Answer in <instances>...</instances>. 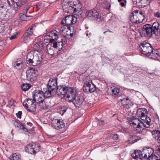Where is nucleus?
Instances as JSON below:
<instances>
[{
    "label": "nucleus",
    "instance_id": "ddd939ff",
    "mask_svg": "<svg viewBox=\"0 0 160 160\" xmlns=\"http://www.w3.org/2000/svg\"><path fill=\"white\" fill-rule=\"evenodd\" d=\"M69 87L64 85L58 86L56 89L57 95L62 98L64 97L67 94V89H68Z\"/></svg>",
    "mask_w": 160,
    "mask_h": 160
},
{
    "label": "nucleus",
    "instance_id": "de8ad7c7",
    "mask_svg": "<svg viewBox=\"0 0 160 160\" xmlns=\"http://www.w3.org/2000/svg\"><path fill=\"white\" fill-rule=\"evenodd\" d=\"M50 44H51L52 46L53 47V48L54 49H57V48L58 46V43L56 42H54L53 43H50Z\"/></svg>",
    "mask_w": 160,
    "mask_h": 160
},
{
    "label": "nucleus",
    "instance_id": "2eb2a0df",
    "mask_svg": "<svg viewBox=\"0 0 160 160\" xmlns=\"http://www.w3.org/2000/svg\"><path fill=\"white\" fill-rule=\"evenodd\" d=\"M68 90L67 98L69 102H71L77 96L76 90L73 88L69 87Z\"/></svg>",
    "mask_w": 160,
    "mask_h": 160
},
{
    "label": "nucleus",
    "instance_id": "bb28decb",
    "mask_svg": "<svg viewBox=\"0 0 160 160\" xmlns=\"http://www.w3.org/2000/svg\"><path fill=\"white\" fill-rule=\"evenodd\" d=\"M120 88H114L112 90V94L113 96L117 97L119 95Z\"/></svg>",
    "mask_w": 160,
    "mask_h": 160
},
{
    "label": "nucleus",
    "instance_id": "79ce46f5",
    "mask_svg": "<svg viewBox=\"0 0 160 160\" xmlns=\"http://www.w3.org/2000/svg\"><path fill=\"white\" fill-rule=\"evenodd\" d=\"M27 100L28 106H30L35 102V100L32 99H27Z\"/></svg>",
    "mask_w": 160,
    "mask_h": 160
},
{
    "label": "nucleus",
    "instance_id": "5fc2aeb1",
    "mask_svg": "<svg viewBox=\"0 0 160 160\" xmlns=\"http://www.w3.org/2000/svg\"><path fill=\"white\" fill-rule=\"evenodd\" d=\"M152 53L151 54L150 56H152L151 58H153L154 56H156V54H157V52H158L155 50L153 51V50H152Z\"/></svg>",
    "mask_w": 160,
    "mask_h": 160
},
{
    "label": "nucleus",
    "instance_id": "e433bc0d",
    "mask_svg": "<svg viewBox=\"0 0 160 160\" xmlns=\"http://www.w3.org/2000/svg\"><path fill=\"white\" fill-rule=\"evenodd\" d=\"M14 67L17 69H21L23 67V64H20V63H14Z\"/></svg>",
    "mask_w": 160,
    "mask_h": 160
},
{
    "label": "nucleus",
    "instance_id": "864d4df0",
    "mask_svg": "<svg viewBox=\"0 0 160 160\" xmlns=\"http://www.w3.org/2000/svg\"><path fill=\"white\" fill-rule=\"evenodd\" d=\"M22 115V112L21 111H19L18 112L16 113V115L17 117L20 119H21V116Z\"/></svg>",
    "mask_w": 160,
    "mask_h": 160
},
{
    "label": "nucleus",
    "instance_id": "5701e85b",
    "mask_svg": "<svg viewBox=\"0 0 160 160\" xmlns=\"http://www.w3.org/2000/svg\"><path fill=\"white\" fill-rule=\"evenodd\" d=\"M32 56V53H28L26 58L27 62V64L33 66V61Z\"/></svg>",
    "mask_w": 160,
    "mask_h": 160
},
{
    "label": "nucleus",
    "instance_id": "aec40b11",
    "mask_svg": "<svg viewBox=\"0 0 160 160\" xmlns=\"http://www.w3.org/2000/svg\"><path fill=\"white\" fill-rule=\"evenodd\" d=\"M77 1L78 0H66V4L62 6L64 11L72 6L74 3H75V2Z\"/></svg>",
    "mask_w": 160,
    "mask_h": 160
},
{
    "label": "nucleus",
    "instance_id": "6e6d98bb",
    "mask_svg": "<svg viewBox=\"0 0 160 160\" xmlns=\"http://www.w3.org/2000/svg\"><path fill=\"white\" fill-rule=\"evenodd\" d=\"M99 125L101 126H103L105 124L104 121L103 120H101V121H99Z\"/></svg>",
    "mask_w": 160,
    "mask_h": 160
},
{
    "label": "nucleus",
    "instance_id": "f704fd0d",
    "mask_svg": "<svg viewBox=\"0 0 160 160\" xmlns=\"http://www.w3.org/2000/svg\"><path fill=\"white\" fill-rule=\"evenodd\" d=\"M40 47V45L37 43L36 40L34 42V45H33V48L36 51H38Z\"/></svg>",
    "mask_w": 160,
    "mask_h": 160
},
{
    "label": "nucleus",
    "instance_id": "49530a36",
    "mask_svg": "<svg viewBox=\"0 0 160 160\" xmlns=\"http://www.w3.org/2000/svg\"><path fill=\"white\" fill-rule=\"evenodd\" d=\"M142 108H139L137 111V115L139 118H140L141 115V112H142V110H142Z\"/></svg>",
    "mask_w": 160,
    "mask_h": 160
},
{
    "label": "nucleus",
    "instance_id": "13d9d810",
    "mask_svg": "<svg viewBox=\"0 0 160 160\" xmlns=\"http://www.w3.org/2000/svg\"><path fill=\"white\" fill-rule=\"evenodd\" d=\"M14 63H20V64H23V62L22 61V60L20 59H18L17 60V61H16V62H15Z\"/></svg>",
    "mask_w": 160,
    "mask_h": 160
},
{
    "label": "nucleus",
    "instance_id": "393cba45",
    "mask_svg": "<svg viewBox=\"0 0 160 160\" xmlns=\"http://www.w3.org/2000/svg\"><path fill=\"white\" fill-rule=\"evenodd\" d=\"M141 139V138L140 137L133 135L130 136L129 140V142H131L132 143H134Z\"/></svg>",
    "mask_w": 160,
    "mask_h": 160
},
{
    "label": "nucleus",
    "instance_id": "39448f33",
    "mask_svg": "<svg viewBox=\"0 0 160 160\" xmlns=\"http://www.w3.org/2000/svg\"><path fill=\"white\" fill-rule=\"evenodd\" d=\"M86 15L89 19L100 21L102 19L101 14L96 10L92 9L86 12Z\"/></svg>",
    "mask_w": 160,
    "mask_h": 160
},
{
    "label": "nucleus",
    "instance_id": "423d86ee",
    "mask_svg": "<svg viewBox=\"0 0 160 160\" xmlns=\"http://www.w3.org/2000/svg\"><path fill=\"white\" fill-rule=\"evenodd\" d=\"M71 102H72L76 108H79L86 104L84 97L81 94H77Z\"/></svg>",
    "mask_w": 160,
    "mask_h": 160
},
{
    "label": "nucleus",
    "instance_id": "0e129e2a",
    "mask_svg": "<svg viewBox=\"0 0 160 160\" xmlns=\"http://www.w3.org/2000/svg\"><path fill=\"white\" fill-rule=\"evenodd\" d=\"M151 122V119H150V120L148 121V120H147V121H146V123L147 124V125H148V127H146L147 128H148L149 127V125L150 124V122Z\"/></svg>",
    "mask_w": 160,
    "mask_h": 160
},
{
    "label": "nucleus",
    "instance_id": "603ef678",
    "mask_svg": "<svg viewBox=\"0 0 160 160\" xmlns=\"http://www.w3.org/2000/svg\"><path fill=\"white\" fill-rule=\"evenodd\" d=\"M23 105L24 106L25 108H26L27 110H28V105L27 99L23 102Z\"/></svg>",
    "mask_w": 160,
    "mask_h": 160
},
{
    "label": "nucleus",
    "instance_id": "2f4dec72",
    "mask_svg": "<svg viewBox=\"0 0 160 160\" xmlns=\"http://www.w3.org/2000/svg\"><path fill=\"white\" fill-rule=\"evenodd\" d=\"M31 17L32 16H30L28 14H22L21 15L20 17L21 19L23 21H27L29 20V18L28 17Z\"/></svg>",
    "mask_w": 160,
    "mask_h": 160
},
{
    "label": "nucleus",
    "instance_id": "9b49d317",
    "mask_svg": "<svg viewBox=\"0 0 160 160\" xmlns=\"http://www.w3.org/2000/svg\"><path fill=\"white\" fill-rule=\"evenodd\" d=\"M37 25V23L33 24L26 31L22 36L24 41H27L29 39L30 37L33 34V31Z\"/></svg>",
    "mask_w": 160,
    "mask_h": 160
},
{
    "label": "nucleus",
    "instance_id": "0eeeda50",
    "mask_svg": "<svg viewBox=\"0 0 160 160\" xmlns=\"http://www.w3.org/2000/svg\"><path fill=\"white\" fill-rule=\"evenodd\" d=\"M147 150L145 151L144 149L142 151L138 150H135L134 152L131 154L132 157L137 160L138 159H144L146 160H148V157H147V153H145Z\"/></svg>",
    "mask_w": 160,
    "mask_h": 160
},
{
    "label": "nucleus",
    "instance_id": "8fccbe9b",
    "mask_svg": "<svg viewBox=\"0 0 160 160\" xmlns=\"http://www.w3.org/2000/svg\"><path fill=\"white\" fill-rule=\"evenodd\" d=\"M160 132V131L159 130H153L152 132V134L154 135L155 138V136H157L159 133V132Z\"/></svg>",
    "mask_w": 160,
    "mask_h": 160
},
{
    "label": "nucleus",
    "instance_id": "052dcab7",
    "mask_svg": "<svg viewBox=\"0 0 160 160\" xmlns=\"http://www.w3.org/2000/svg\"><path fill=\"white\" fill-rule=\"evenodd\" d=\"M157 54H156V56H154L153 58L155 59L156 58H160V56L159 55V50H158V51L157 52Z\"/></svg>",
    "mask_w": 160,
    "mask_h": 160
},
{
    "label": "nucleus",
    "instance_id": "9d476101",
    "mask_svg": "<svg viewBox=\"0 0 160 160\" xmlns=\"http://www.w3.org/2000/svg\"><path fill=\"white\" fill-rule=\"evenodd\" d=\"M8 2L11 7L18 8L22 5L26 3L27 0H7Z\"/></svg>",
    "mask_w": 160,
    "mask_h": 160
},
{
    "label": "nucleus",
    "instance_id": "4be33fe9",
    "mask_svg": "<svg viewBox=\"0 0 160 160\" xmlns=\"http://www.w3.org/2000/svg\"><path fill=\"white\" fill-rule=\"evenodd\" d=\"M57 31L54 30L52 31H51L47 33V35H45L44 36V40L47 39V37H49V38H53L54 37L58 38V35L57 34Z\"/></svg>",
    "mask_w": 160,
    "mask_h": 160
},
{
    "label": "nucleus",
    "instance_id": "69168bd1",
    "mask_svg": "<svg viewBox=\"0 0 160 160\" xmlns=\"http://www.w3.org/2000/svg\"><path fill=\"white\" fill-rule=\"evenodd\" d=\"M137 124L136 128H140L141 129L140 130H141L142 129V127L141 126V125L140 124L139 122H138V123Z\"/></svg>",
    "mask_w": 160,
    "mask_h": 160
},
{
    "label": "nucleus",
    "instance_id": "f8f14e48",
    "mask_svg": "<svg viewBox=\"0 0 160 160\" xmlns=\"http://www.w3.org/2000/svg\"><path fill=\"white\" fill-rule=\"evenodd\" d=\"M81 7L79 4L78 0L75 3H74L72 6L69 7L64 11L67 13H72L77 12H78L80 11Z\"/></svg>",
    "mask_w": 160,
    "mask_h": 160
},
{
    "label": "nucleus",
    "instance_id": "f257e3e1",
    "mask_svg": "<svg viewBox=\"0 0 160 160\" xmlns=\"http://www.w3.org/2000/svg\"><path fill=\"white\" fill-rule=\"evenodd\" d=\"M141 37H152L156 39H160V24L158 22L152 25L146 24L143 26L142 31L140 32Z\"/></svg>",
    "mask_w": 160,
    "mask_h": 160
},
{
    "label": "nucleus",
    "instance_id": "ea45409f",
    "mask_svg": "<svg viewBox=\"0 0 160 160\" xmlns=\"http://www.w3.org/2000/svg\"><path fill=\"white\" fill-rule=\"evenodd\" d=\"M68 42V38L66 36H63L62 39V41L61 42L63 43V45H65L67 44Z\"/></svg>",
    "mask_w": 160,
    "mask_h": 160
},
{
    "label": "nucleus",
    "instance_id": "680f3d73",
    "mask_svg": "<svg viewBox=\"0 0 160 160\" xmlns=\"http://www.w3.org/2000/svg\"><path fill=\"white\" fill-rule=\"evenodd\" d=\"M20 129L23 130V131H25V132H27L28 131V129L27 128H26L23 125V126Z\"/></svg>",
    "mask_w": 160,
    "mask_h": 160
},
{
    "label": "nucleus",
    "instance_id": "412c9836",
    "mask_svg": "<svg viewBox=\"0 0 160 160\" xmlns=\"http://www.w3.org/2000/svg\"><path fill=\"white\" fill-rule=\"evenodd\" d=\"M39 104L40 108L42 109H47L50 108V106L47 103V99L43 100V102H40Z\"/></svg>",
    "mask_w": 160,
    "mask_h": 160
},
{
    "label": "nucleus",
    "instance_id": "1a4fd4ad",
    "mask_svg": "<svg viewBox=\"0 0 160 160\" xmlns=\"http://www.w3.org/2000/svg\"><path fill=\"white\" fill-rule=\"evenodd\" d=\"M37 70L32 68H30L29 69L26 71V74L27 79L31 82H33L36 80L37 75Z\"/></svg>",
    "mask_w": 160,
    "mask_h": 160
},
{
    "label": "nucleus",
    "instance_id": "c85d7f7f",
    "mask_svg": "<svg viewBox=\"0 0 160 160\" xmlns=\"http://www.w3.org/2000/svg\"><path fill=\"white\" fill-rule=\"evenodd\" d=\"M140 121L138 119H135L132 120L130 122V125L131 126L133 127L134 128H136L137 124Z\"/></svg>",
    "mask_w": 160,
    "mask_h": 160
},
{
    "label": "nucleus",
    "instance_id": "a878e982",
    "mask_svg": "<svg viewBox=\"0 0 160 160\" xmlns=\"http://www.w3.org/2000/svg\"><path fill=\"white\" fill-rule=\"evenodd\" d=\"M136 3H138L139 6H145L148 3H149L151 0H136Z\"/></svg>",
    "mask_w": 160,
    "mask_h": 160
},
{
    "label": "nucleus",
    "instance_id": "4d7b16f0",
    "mask_svg": "<svg viewBox=\"0 0 160 160\" xmlns=\"http://www.w3.org/2000/svg\"><path fill=\"white\" fill-rule=\"evenodd\" d=\"M95 89L96 90L95 92H96V93H97L98 94H100L101 93V91L99 88L96 87Z\"/></svg>",
    "mask_w": 160,
    "mask_h": 160
},
{
    "label": "nucleus",
    "instance_id": "3c124183",
    "mask_svg": "<svg viewBox=\"0 0 160 160\" xmlns=\"http://www.w3.org/2000/svg\"><path fill=\"white\" fill-rule=\"evenodd\" d=\"M58 38L56 37H54V38H50V39L49 40L50 42L49 43H53L54 42L55 40H57Z\"/></svg>",
    "mask_w": 160,
    "mask_h": 160
},
{
    "label": "nucleus",
    "instance_id": "f3484780",
    "mask_svg": "<svg viewBox=\"0 0 160 160\" xmlns=\"http://www.w3.org/2000/svg\"><path fill=\"white\" fill-rule=\"evenodd\" d=\"M32 57H33L34 62L33 66H35L39 65L42 60V56L40 54H36L35 55L32 54Z\"/></svg>",
    "mask_w": 160,
    "mask_h": 160
},
{
    "label": "nucleus",
    "instance_id": "72a5a7b5",
    "mask_svg": "<svg viewBox=\"0 0 160 160\" xmlns=\"http://www.w3.org/2000/svg\"><path fill=\"white\" fill-rule=\"evenodd\" d=\"M58 46L57 49H58V51H57L58 53H59L61 52V51L62 50V48L63 47V43L59 42L58 43Z\"/></svg>",
    "mask_w": 160,
    "mask_h": 160
},
{
    "label": "nucleus",
    "instance_id": "b1692460",
    "mask_svg": "<svg viewBox=\"0 0 160 160\" xmlns=\"http://www.w3.org/2000/svg\"><path fill=\"white\" fill-rule=\"evenodd\" d=\"M90 83H92V81L91 82L86 81L83 86V89L84 92L88 93L89 92Z\"/></svg>",
    "mask_w": 160,
    "mask_h": 160
},
{
    "label": "nucleus",
    "instance_id": "dca6fc26",
    "mask_svg": "<svg viewBox=\"0 0 160 160\" xmlns=\"http://www.w3.org/2000/svg\"><path fill=\"white\" fill-rule=\"evenodd\" d=\"M74 19L73 17L71 15H69L65 17V19H62L61 21V24L65 26H67L71 25L73 24Z\"/></svg>",
    "mask_w": 160,
    "mask_h": 160
},
{
    "label": "nucleus",
    "instance_id": "338daca9",
    "mask_svg": "<svg viewBox=\"0 0 160 160\" xmlns=\"http://www.w3.org/2000/svg\"><path fill=\"white\" fill-rule=\"evenodd\" d=\"M139 14L141 15V17H142L143 18L142 20L144 19L145 18L144 17V15H143V13L142 12V11H140L139 12Z\"/></svg>",
    "mask_w": 160,
    "mask_h": 160
},
{
    "label": "nucleus",
    "instance_id": "f03ea898",
    "mask_svg": "<svg viewBox=\"0 0 160 160\" xmlns=\"http://www.w3.org/2000/svg\"><path fill=\"white\" fill-rule=\"evenodd\" d=\"M33 99L35 101H37V103L43 102V100L46 99L47 98H50L51 96L46 91L44 92L40 90H35Z\"/></svg>",
    "mask_w": 160,
    "mask_h": 160
},
{
    "label": "nucleus",
    "instance_id": "473e14b6",
    "mask_svg": "<svg viewBox=\"0 0 160 160\" xmlns=\"http://www.w3.org/2000/svg\"><path fill=\"white\" fill-rule=\"evenodd\" d=\"M67 28L68 30H70L71 32H73V33H75L76 32L77 28L74 26L71 25L68 26L67 27Z\"/></svg>",
    "mask_w": 160,
    "mask_h": 160
},
{
    "label": "nucleus",
    "instance_id": "6e6552de",
    "mask_svg": "<svg viewBox=\"0 0 160 160\" xmlns=\"http://www.w3.org/2000/svg\"><path fill=\"white\" fill-rule=\"evenodd\" d=\"M40 147L39 145H36L34 143H29L26 146L25 149L26 152L32 154H35L39 151Z\"/></svg>",
    "mask_w": 160,
    "mask_h": 160
},
{
    "label": "nucleus",
    "instance_id": "c756f323",
    "mask_svg": "<svg viewBox=\"0 0 160 160\" xmlns=\"http://www.w3.org/2000/svg\"><path fill=\"white\" fill-rule=\"evenodd\" d=\"M22 90L26 91L29 89L31 87V85L29 84L23 83L21 86Z\"/></svg>",
    "mask_w": 160,
    "mask_h": 160
},
{
    "label": "nucleus",
    "instance_id": "c9c22d12",
    "mask_svg": "<svg viewBox=\"0 0 160 160\" xmlns=\"http://www.w3.org/2000/svg\"><path fill=\"white\" fill-rule=\"evenodd\" d=\"M14 124L16 126L20 128H22L23 125L21 123L20 121L18 120L15 121Z\"/></svg>",
    "mask_w": 160,
    "mask_h": 160
},
{
    "label": "nucleus",
    "instance_id": "e2e57ef3",
    "mask_svg": "<svg viewBox=\"0 0 160 160\" xmlns=\"http://www.w3.org/2000/svg\"><path fill=\"white\" fill-rule=\"evenodd\" d=\"M61 109L64 113L66 112L67 108L66 107H63Z\"/></svg>",
    "mask_w": 160,
    "mask_h": 160
},
{
    "label": "nucleus",
    "instance_id": "7ed1b4c3",
    "mask_svg": "<svg viewBox=\"0 0 160 160\" xmlns=\"http://www.w3.org/2000/svg\"><path fill=\"white\" fill-rule=\"evenodd\" d=\"M139 48V50L142 53L148 57L150 56L151 54L152 53V46L149 43L144 42L140 44Z\"/></svg>",
    "mask_w": 160,
    "mask_h": 160
},
{
    "label": "nucleus",
    "instance_id": "6ab92c4d",
    "mask_svg": "<svg viewBox=\"0 0 160 160\" xmlns=\"http://www.w3.org/2000/svg\"><path fill=\"white\" fill-rule=\"evenodd\" d=\"M56 49H54L50 43L47 44L46 46V52L51 55H53L55 53V51Z\"/></svg>",
    "mask_w": 160,
    "mask_h": 160
},
{
    "label": "nucleus",
    "instance_id": "09e8293b",
    "mask_svg": "<svg viewBox=\"0 0 160 160\" xmlns=\"http://www.w3.org/2000/svg\"><path fill=\"white\" fill-rule=\"evenodd\" d=\"M155 151L156 153L158 155H160V145L157 146L155 148Z\"/></svg>",
    "mask_w": 160,
    "mask_h": 160
},
{
    "label": "nucleus",
    "instance_id": "774afa93",
    "mask_svg": "<svg viewBox=\"0 0 160 160\" xmlns=\"http://www.w3.org/2000/svg\"><path fill=\"white\" fill-rule=\"evenodd\" d=\"M16 38V35H15L12 36L10 38V39L11 40H12L13 39H14Z\"/></svg>",
    "mask_w": 160,
    "mask_h": 160
},
{
    "label": "nucleus",
    "instance_id": "4468645a",
    "mask_svg": "<svg viewBox=\"0 0 160 160\" xmlns=\"http://www.w3.org/2000/svg\"><path fill=\"white\" fill-rule=\"evenodd\" d=\"M52 127L57 130H60L63 128L65 125L63 121H61L60 119H53L51 122Z\"/></svg>",
    "mask_w": 160,
    "mask_h": 160
},
{
    "label": "nucleus",
    "instance_id": "a211bd4d",
    "mask_svg": "<svg viewBox=\"0 0 160 160\" xmlns=\"http://www.w3.org/2000/svg\"><path fill=\"white\" fill-rule=\"evenodd\" d=\"M139 15L136 14L134 15L133 12L130 15L129 20L132 23H138L142 22L140 19V17H138Z\"/></svg>",
    "mask_w": 160,
    "mask_h": 160
},
{
    "label": "nucleus",
    "instance_id": "bf43d9fd",
    "mask_svg": "<svg viewBox=\"0 0 160 160\" xmlns=\"http://www.w3.org/2000/svg\"><path fill=\"white\" fill-rule=\"evenodd\" d=\"M154 15L155 17L158 18H160V13L158 12H157L154 14Z\"/></svg>",
    "mask_w": 160,
    "mask_h": 160
},
{
    "label": "nucleus",
    "instance_id": "20e7f679",
    "mask_svg": "<svg viewBox=\"0 0 160 160\" xmlns=\"http://www.w3.org/2000/svg\"><path fill=\"white\" fill-rule=\"evenodd\" d=\"M57 79L51 78L49 79L48 83L47 85V88L46 91L49 93V95L52 96L54 95V91L58 87Z\"/></svg>",
    "mask_w": 160,
    "mask_h": 160
},
{
    "label": "nucleus",
    "instance_id": "a19ab883",
    "mask_svg": "<svg viewBox=\"0 0 160 160\" xmlns=\"http://www.w3.org/2000/svg\"><path fill=\"white\" fill-rule=\"evenodd\" d=\"M36 41L37 42V43L39 44V46L40 45V48H42L43 47V44H44L42 40H42H41L40 39H38L36 40Z\"/></svg>",
    "mask_w": 160,
    "mask_h": 160
},
{
    "label": "nucleus",
    "instance_id": "37998d69",
    "mask_svg": "<svg viewBox=\"0 0 160 160\" xmlns=\"http://www.w3.org/2000/svg\"><path fill=\"white\" fill-rule=\"evenodd\" d=\"M142 112H141V114L140 118H145L146 115L145 114L147 113V109L145 108H142Z\"/></svg>",
    "mask_w": 160,
    "mask_h": 160
},
{
    "label": "nucleus",
    "instance_id": "a18cd8bd",
    "mask_svg": "<svg viewBox=\"0 0 160 160\" xmlns=\"http://www.w3.org/2000/svg\"><path fill=\"white\" fill-rule=\"evenodd\" d=\"M155 138L158 143H160V132H159V133L155 136Z\"/></svg>",
    "mask_w": 160,
    "mask_h": 160
},
{
    "label": "nucleus",
    "instance_id": "c03bdc74",
    "mask_svg": "<svg viewBox=\"0 0 160 160\" xmlns=\"http://www.w3.org/2000/svg\"><path fill=\"white\" fill-rule=\"evenodd\" d=\"M114 140H118L119 138V136L117 134H112L110 136Z\"/></svg>",
    "mask_w": 160,
    "mask_h": 160
},
{
    "label": "nucleus",
    "instance_id": "58836bf2",
    "mask_svg": "<svg viewBox=\"0 0 160 160\" xmlns=\"http://www.w3.org/2000/svg\"><path fill=\"white\" fill-rule=\"evenodd\" d=\"M10 159L13 160H19V157L16 153L13 154L12 156H10Z\"/></svg>",
    "mask_w": 160,
    "mask_h": 160
},
{
    "label": "nucleus",
    "instance_id": "4c0bfd02",
    "mask_svg": "<svg viewBox=\"0 0 160 160\" xmlns=\"http://www.w3.org/2000/svg\"><path fill=\"white\" fill-rule=\"evenodd\" d=\"M96 87L95 85L93 83H92V85H91L90 83L89 93H92L95 92Z\"/></svg>",
    "mask_w": 160,
    "mask_h": 160
},
{
    "label": "nucleus",
    "instance_id": "7c9ffc66",
    "mask_svg": "<svg viewBox=\"0 0 160 160\" xmlns=\"http://www.w3.org/2000/svg\"><path fill=\"white\" fill-rule=\"evenodd\" d=\"M149 160H160V159L154 154L152 153L151 155L149 154L148 157Z\"/></svg>",
    "mask_w": 160,
    "mask_h": 160
},
{
    "label": "nucleus",
    "instance_id": "cd10ccee",
    "mask_svg": "<svg viewBox=\"0 0 160 160\" xmlns=\"http://www.w3.org/2000/svg\"><path fill=\"white\" fill-rule=\"evenodd\" d=\"M36 101H35V102L31 105L28 106L27 110L30 112H35L36 108Z\"/></svg>",
    "mask_w": 160,
    "mask_h": 160
}]
</instances>
